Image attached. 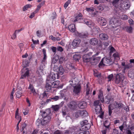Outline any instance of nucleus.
<instances>
[{
    "label": "nucleus",
    "instance_id": "obj_26",
    "mask_svg": "<svg viewBox=\"0 0 134 134\" xmlns=\"http://www.w3.org/2000/svg\"><path fill=\"white\" fill-rule=\"evenodd\" d=\"M64 70L62 66L60 65L57 70V71L60 75H62L64 72Z\"/></svg>",
    "mask_w": 134,
    "mask_h": 134
},
{
    "label": "nucleus",
    "instance_id": "obj_39",
    "mask_svg": "<svg viewBox=\"0 0 134 134\" xmlns=\"http://www.w3.org/2000/svg\"><path fill=\"white\" fill-rule=\"evenodd\" d=\"M86 10L89 12H92L94 11V9L92 8H86Z\"/></svg>",
    "mask_w": 134,
    "mask_h": 134
},
{
    "label": "nucleus",
    "instance_id": "obj_24",
    "mask_svg": "<svg viewBox=\"0 0 134 134\" xmlns=\"http://www.w3.org/2000/svg\"><path fill=\"white\" fill-rule=\"evenodd\" d=\"M60 82L59 81H56L52 83V85L53 88L58 87L60 83Z\"/></svg>",
    "mask_w": 134,
    "mask_h": 134
},
{
    "label": "nucleus",
    "instance_id": "obj_30",
    "mask_svg": "<svg viewBox=\"0 0 134 134\" xmlns=\"http://www.w3.org/2000/svg\"><path fill=\"white\" fill-rule=\"evenodd\" d=\"M81 58L80 55V54H76L74 55L73 57V59L75 61L79 60Z\"/></svg>",
    "mask_w": 134,
    "mask_h": 134
},
{
    "label": "nucleus",
    "instance_id": "obj_29",
    "mask_svg": "<svg viewBox=\"0 0 134 134\" xmlns=\"http://www.w3.org/2000/svg\"><path fill=\"white\" fill-rule=\"evenodd\" d=\"M81 116H86L88 115V113L86 110L81 111Z\"/></svg>",
    "mask_w": 134,
    "mask_h": 134
},
{
    "label": "nucleus",
    "instance_id": "obj_37",
    "mask_svg": "<svg viewBox=\"0 0 134 134\" xmlns=\"http://www.w3.org/2000/svg\"><path fill=\"white\" fill-rule=\"evenodd\" d=\"M52 108L53 109L54 111H56L59 110V106L58 105H53L52 106Z\"/></svg>",
    "mask_w": 134,
    "mask_h": 134
},
{
    "label": "nucleus",
    "instance_id": "obj_45",
    "mask_svg": "<svg viewBox=\"0 0 134 134\" xmlns=\"http://www.w3.org/2000/svg\"><path fill=\"white\" fill-rule=\"evenodd\" d=\"M42 52H43V55H44V57L43 58L44 59H46L47 58V56H46V50L45 49H43L42 50Z\"/></svg>",
    "mask_w": 134,
    "mask_h": 134
},
{
    "label": "nucleus",
    "instance_id": "obj_35",
    "mask_svg": "<svg viewBox=\"0 0 134 134\" xmlns=\"http://www.w3.org/2000/svg\"><path fill=\"white\" fill-rule=\"evenodd\" d=\"M107 122V121H105L104 123V126L109 130L110 129V123H108V124H106Z\"/></svg>",
    "mask_w": 134,
    "mask_h": 134
},
{
    "label": "nucleus",
    "instance_id": "obj_50",
    "mask_svg": "<svg viewBox=\"0 0 134 134\" xmlns=\"http://www.w3.org/2000/svg\"><path fill=\"white\" fill-rule=\"evenodd\" d=\"M93 31L95 32V34H97L99 32L100 30L99 28L97 27L94 29Z\"/></svg>",
    "mask_w": 134,
    "mask_h": 134
},
{
    "label": "nucleus",
    "instance_id": "obj_7",
    "mask_svg": "<svg viewBox=\"0 0 134 134\" xmlns=\"http://www.w3.org/2000/svg\"><path fill=\"white\" fill-rule=\"evenodd\" d=\"M120 23V19L118 18H113L111 19L110 20V24L111 25H116V26H119Z\"/></svg>",
    "mask_w": 134,
    "mask_h": 134
},
{
    "label": "nucleus",
    "instance_id": "obj_49",
    "mask_svg": "<svg viewBox=\"0 0 134 134\" xmlns=\"http://www.w3.org/2000/svg\"><path fill=\"white\" fill-rule=\"evenodd\" d=\"M41 95L42 96V98H47V94L45 91H44Z\"/></svg>",
    "mask_w": 134,
    "mask_h": 134
},
{
    "label": "nucleus",
    "instance_id": "obj_14",
    "mask_svg": "<svg viewBox=\"0 0 134 134\" xmlns=\"http://www.w3.org/2000/svg\"><path fill=\"white\" fill-rule=\"evenodd\" d=\"M99 36L100 38L102 40H107L109 38L107 34L104 33H102L99 34Z\"/></svg>",
    "mask_w": 134,
    "mask_h": 134
},
{
    "label": "nucleus",
    "instance_id": "obj_57",
    "mask_svg": "<svg viewBox=\"0 0 134 134\" xmlns=\"http://www.w3.org/2000/svg\"><path fill=\"white\" fill-rule=\"evenodd\" d=\"M51 48L53 52L55 53L56 52V50L57 49L56 47L54 46H52L51 47Z\"/></svg>",
    "mask_w": 134,
    "mask_h": 134
},
{
    "label": "nucleus",
    "instance_id": "obj_48",
    "mask_svg": "<svg viewBox=\"0 0 134 134\" xmlns=\"http://www.w3.org/2000/svg\"><path fill=\"white\" fill-rule=\"evenodd\" d=\"M59 99V97L58 96H55L51 98V99L54 101H56Z\"/></svg>",
    "mask_w": 134,
    "mask_h": 134
},
{
    "label": "nucleus",
    "instance_id": "obj_23",
    "mask_svg": "<svg viewBox=\"0 0 134 134\" xmlns=\"http://www.w3.org/2000/svg\"><path fill=\"white\" fill-rule=\"evenodd\" d=\"M86 95L88 96L92 93V89L89 86L88 83L86 84Z\"/></svg>",
    "mask_w": 134,
    "mask_h": 134
},
{
    "label": "nucleus",
    "instance_id": "obj_54",
    "mask_svg": "<svg viewBox=\"0 0 134 134\" xmlns=\"http://www.w3.org/2000/svg\"><path fill=\"white\" fill-rule=\"evenodd\" d=\"M121 18L124 20H126L128 19V17L126 15H123L122 16Z\"/></svg>",
    "mask_w": 134,
    "mask_h": 134
},
{
    "label": "nucleus",
    "instance_id": "obj_19",
    "mask_svg": "<svg viewBox=\"0 0 134 134\" xmlns=\"http://www.w3.org/2000/svg\"><path fill=\"white\" fill-rule=\"evenodd\" d=\"M56 76V75L55 74H51L50 75L48 76L46 81L50 82L51 81H53L55 79Z\"/></svg>",
    "mask_w": 134,
    "mask_h": 134
},
{
    "label": "nucleus",
    "instance_id": "obj_21",
    "mask_svg": "<svg viewBox=\"0 0 134 134\" xmlns=\"http://www.w3.org/2000/svg\"><path fill=\"white\" fill-rule=\"evenodd\" d=\"M68 28L70 31L72 33L74 32L76 30L75 25L74 24H70L68 26Z\"/></svg>",
    "mask_w": 134,
    "mask_h": 134
},
{
    "label": "nucleus",
    "instance_id": "obj_32",
    "mask_svg": "<svg viewBox=\"0 0 134 134\" xmlns=\"http://www.w3.org/2000/svg\"><path fill=\"white\" fill-rule=\"evenodd\" d=\"M89 124L88 121L87 120H85L83 121L80 122V125L81 127H83L84 126Z\"/></svg>",
    "mask_w": 134,
    "mask_h": 134
},
{
    "label": "nucleus",
    "instance_id": "obj_18",
    "mask_svg": "<svg viewBox=\"0 0 134 134\" xmlns=\"http://www.w3.org/2000/svg\"><path fill=\"white\" fill-rule=\"evenodd\" d=\"M92 64L93 65H96L97 64L99 61L100 59V57H98L95 58L94 57V56H93L92 57Z\"/></svg>",
    "mask_w": 134,
    "mask_h": 134
},
{
    "label": "nucleus",
    "instance_id": "obj_25",
    "mask_svg": "<svg viewBox=\"0 0 134 134\" xmlns=\"http://www.w3.org/2000/svg\"><path fill=\"white\" fill-rule=\"evenodd\" d=\"M28 89H30V91L34 95H36V92L34 88L33 85L31 84H30L29 86L28 87Z\"/></svg>",
    "mask_w": 134,
    "mask_h": 134
},
{
    "label": "nucleus",
    "instance_id": "obj_9",
    "mask_svg": "<svg viewBox=\"0 0 134 134\" xmlns=\"http://www.w3.org/2000/svg\"><path fill=\"white\" fill-rule=\"evenodd\" d=\"M81 41V40L80 39H74L72 42V46L75 48L79 47Z\"/></svg>",
    "mask_w": 134,
    "mask_h": 134
},
{
    "label": "nucleus",
    "instance_id": "obj_15",
    "mask_svg": "<svg viewBox=\"0 0 134 134\" xmlns=\"http://www.w3.org/2000/svg\"><path fill=\"white\" fill-rule=\"evenodd\" d=\"M98 20L100 25L102 26L105 25L107 24L106 20L103 17H99L98 18Z\"/></svg>",
    "mask_w": 134,
    "mask_h": 134
},
{
    "label": "nucleus",
    "instance_id": "obj_1",
    "mask_svg": "<svg viewBox=\"0 0 134 134\" xmlns=\"http://www.w3.org/2000/svg\"><path fill=\"white\" fill-rule=\"evenodd\" d=\"M51 112L49 109H48L46 111H43L42 116L44 117L43 119L42 120L41 122V125L43 126L45 125H47L50 121L51 117L48 115Z\"/></svg>",
    "mask_w": 134,
    "mask_h": 134
},
{
    "label": "nucleus",
    "instance_id": "obj_60",
    "mask_svg": "<svg viewBox=\"0 0 134 134\" xmlns=\"http://www.w3.org/2000/svg\"><path fill=\"white\" fill-rule=\"evenodd\" d=\"M56 16V13L55 12H53L52 14V19H55Z\"/></svg>",
    "mask_w": 134,
    "mask_h": 134
},
{
    "label": "nucleus",
    "instance_id": "obj_10",
    "mask_svg": "<svg viewBox=\"0 0 134 134\" xmlns=\"http://www.w3.org/2000/svg\"><path fill=\"white\" fill-rule=\"evenodd\" d=\"M69 108L71 109L74 110L77 107V104L75 101L70 102L68 105Z\"/></svg>",
    "mask_w": 134,
    "mask_h": 134
},
{
    "label": "nucleus",
    "instance_id": "obj_47",
    "mask_svg": "<svg viewBox=\"0 0 134 134\" xmlns=\"http://www.w3.org/2000/svg\"><path fill=\"white\" fill-rule=\"evenodd\" d=\"M115 49L113 47H111L110 49V53L111 54L113 52H115Z\"/></svg>",
    "mask_w": 134,
    "mask_h": 134
},
{
    "label": "nucleus",
    "instance_id": "obj_43",
    "mask_svg": "<svg viewBox=\"0 0 134 134\" xmlns=\"http://www.w3.org/2000/svg\"><path fill=\"white\" fill-rule=\"evenodd\" d=\"M71 2V0H69L68 1L66 2L64 4V7L65 9L68 6L69 4Z\"/></svg>",
    "mask_w": 134,
    "mask_h": 134
},
{
    "label": "nucleus",
    "instance_id": "obj_63",
    "mask_svg": "<svg viewBox=\"0 0 134 134\" xmlns=\"http://www.w3.org/2000/svg\"><path fill=\"white\" fill-rule=\"evenodd\" d=\"M124 7H125V9L127 10L129 9L130 7V4L128 3H127L125 5H124Z\"/></svg>",
    "mask_w": 134,
    "mask_h": 134
},
{
    "label": "nucleus",
    "instance_id": "obj_20",
    "mask_svg": "<svg viewBox=\"0 0 134 134\" xmlns=\"http://www.w3.org/2000/svg\"><path fill=\"white\" fill-rule=\"evenodd\" d=\"M76 35L81 38H86L88 36V34L87 33H79L77 32Z\"/></svg>",
    "mask_w": 134,
    "mask_h": 134
},
{
    "label": "nucleus",
    "instance_id": "obj_6",
    "mask_svg": "<svg viewBox=\"0 0 134 134\" xmlns=\"http://www.w3.org/2000/svg\"><path fill=\"white\" fill-rule=\"evenodd\" d=\"M72 94L74 96L78 95L81 90V86L80 85H77V86L73 87Z\"/></svg>",
    "mask_w": 134,
    "mask_h": 134
},
{
    "label": "nucleus",
    "instance_id": "obj_3",
    "mask_svg": "<svg viewBox=\"0 0 134 134\" xmlns=\"http://www.w3.org/2000/svg\"><path fill=\"white\" fill-rule=\"evenodd\" d=\"M112 58L110 57L103 58L99 64V66L100 67L104 65H110L112 64L114 62Z\"/></svg>",
    "mask_w": 134,
    "mask_h": 134
},
{
    "label": "nucleus",
    "instance_id": "obj_5",
    "mask_svg": "<svg viewBox=\"0 0 134 134\" xmlns=\"http://www.w3.org/2000/svg\"><path fill=\"white\" fill-rule=\"evenodd\" d=\"M95 110L96 114H100L98 115V116L101 118H103L104 112L102 111V109L101 105H98L96 107Z\"/></svg>",
    "mask_w": 134,
    "mask_h": 134
},
{
    "label": "nucleus",
    "instance_id": "obj_51",
    "mask_svg": "<svg viewBox=\"0 0 134 134\" xmlns=\"http://www.w3.org/2000/svg\"><path fill=\"white\" fill-rule=\"evenodd\" d=\"M37 13V12L35 10L33 12L31 13L30 15L29 16V18H32L35 16V14Z\"/></svg>",
    "mask_w": 134,
    "mask_h": 134
},
{
    "label": "nucleus",
    "instance_id": "obj_33",
    "mask_svg": "<svg viewBox=\"0 0 134 134\" xmlns=\"http://www.w3.org/2000/svg\"><path fill=\"white\" fill-rule=\"evenodd\" d=\"M115 59L119 60L120 59L119 55L118 52H116L114 53L113 55Z\"/></svg>",
    "mask_w": 134,
    "mask_h": 134
},
{
    "label": "nucleus",
    "instance_id": "obj_40",
    "mask_svg": "<svg viewBox=\"0 0 134 134\" xmlns=\"http://www.w3.org/2000/svg\"><path fill=\"white\" fill-rule=\"evenodd\" d=\"M111 98H107L105 99V103L108 104L109 103L110 101L111 100Z\"/></svg>",
    "mask_w": 134,
    "mask_h": 134
},
{
    "label": "nucleus",
    "instance_id": "obj_17",
    "mask_svg": "<svg viewBox=\"0 0 134 134\" xmlns=\"http://www.w3.org/2000/svg\"><path fill=\"white\" fill-rule=\"evenodd\" d=\"M89 43L90 44L93 46L96 45L98 43V39L96 38H91L90 40Z\"/></svg>",
    "mask_w": 134,
    "mask_h": 134
},
{
    "label": "nucleus",
    "instance_id": "obj_27",
    "mask_svg": "<svg viewBox=\"0 0 134 134\" xmlns=\"http://www.w3.org/2000/svg\"><path fill=\"white\" fill-rule=\"evenodd\" d=\"M44 68V65L41 64L40 66L37 69V72L39 73L40 72H42Z\"/></svg>",
    "mask_w": 134,
    "mask_h": 134
},
{
    "label": "nucleus",
    "instance_id": "obj_2",
    "mask_svg": "<svg viewBox=\"0 0 134 134\" xmlns=\"http://www.w3.org/2000/svg\"><path fill=\"white\" fill-rule=\"evenodd\" d=\"M24 63H23V66L24 67L21 70V75L20 78V83L23 84L24 83L25 80L23 79L26 78V77H28L29 76V70L28 68H26L27 66V64H26L24 65Z\"/></svg>",
    "mask_w": 134,
    "mask_h": 134
},
{
    "label": "nucleus",
    "instance_id": "obj_42",
    "mask_svg": "<svg viewBox=\"0 0 134 134\" xmlns=\"http://www.w3.org/2000/svg\"><path fill=\"white\" fill-rule=\"evenodd\" d=\"M26 124L25 123H24L22 125L20 129L21 131H23L25 129H26Z\"/></svg>",
    "mask_w": 134,
    "mask_h": 134
},
{
    "label": "nucleus",
    "instance_id": "obj_28",
    "mask_svg": "<svg viewBox=\"0 0 134 134\" xmlns=\"http://www.w3.org/2000/svg\"><path fill=\"white\" fill-rule=\"evenodd\" d=\"M91 124H87L84 126L83 127H81V129L83 130H87L90 128L91 127Z\"/></svg>",
    "mask_w": 134,
    "mask_h": 134
},
{
    "label": "nucleus",
    "instance_id": "obj_4",
    "mask_svg": "<svg viewBox=\"0 0 134 134\" xmlns=\"http://www.w3.org/2000/svg\"><path fill=\"white\" fill-rule=\"evenodd\" d=\"M124 79V76L123 75L120 73L116 75L115 78V82L116 84L120 83L123 86L125 85L126 83H128L127 81H125L124 82L123 81Z\"/></svg>",
    "mask_w": 134,
    "mask_h": 134
},
{
    "label": "nucleus",
    "instance_id": "obj_64",
    "mask_svg": "<svg viewBox=\"0 0 134 134\" xmlns=\"http://www.w3.org/2000/svg\"><path fill=\"white\" fill-rule=\"evenodd\" d=\"M71 132L68 130H66L64 132V134H70Z\"/></svg>",
    "mask_w": 134,
    "mask_h": 134
},
{
    "label": "nucleus",
    "instance_id": "obj_11",
    "mask_svg": "<svg viewBox=\"0 0 134 134\" xmlns=\"http://www.w3.org/2000/svg\"><path fill=\"white\" fill-rule=\"evenodd\" d=\"M70 84L72 87H74L77 86L78 81L77 79H73L69 81Z\"/></svg>",
    "mask_w": 134,
    "mask_h": 134
},
{
    "label": "nucleus",
    "instance_id": "obj_16",
    "mask_svg": "<svg viewBox=\"0 0 134 134\" xmlns=\"http://www.w3.org/2000/svg\"><path fill=\"white\" fill-rule=\"evenodd\" d=\"M87 103L84 101L79 102L78 104V107L81 109H83L86 108L87 106Z\"/></svg>",
    "mask_w": 134,
    "mask_h": 134
},
{
    "label": "nucleus",
    "instance_id": "obj_44",
    "mask_svg": "<svg viewBox=\"0 0 134 134\" xmlns=\"http://www.w3.org/2000/svg\"><path fill=\"white\" fill-rule=\"evenodd\" d=\"M94 105L96 107L98 105H101V104L100 103L99 100H98L95 101L94 102Z\"/></svg>",
    "mask_w": 134,
    "mask_h": 134
},
{
    "label": "nucleus",
    "instance_id": "obj_62",
    "mask_svg": "<svg viewBox=\"0 0 134 134\" xmlns=\"http://www.w3.org/2000/svg\"><path fill=\"white\" fill-rule=\"evenodd\" d=\"M81 111H78L76 113L75 116L76 117H78L80 115L81 116Z\"/></svg>",
    "mask_w": 134,
    "mask_h": 134
},
{
    "label": "nucleus",
    "instance_id": "obj_55",
    "mask_svg": "<svg viewBox=\"0 0 134 134\" xmlns=\"http://www.w3.org/2000/svg\"><path fill=\"white\" fill-rule=\"evenodd\" d=\"M103 93L100 90H99V93L98 95V98H99L100 97H103Z\"/></svg>",
    "mask_w": 134,
    "mask_h": 134
},
{
    "label": "nucleus",
    "instance_id": "obj_22",
    "mask_svg": "<svg viewBox=\"0 0 134 134\" xmlns=\"http://www.w3.org/2000/svg\"><path fill=\"white\" fill-rule=\"evenodd\" d=\"M123 29L129 33H131L132 32V28L131 27L125 26L123 27Z\"/></svg>",
    "mask_w": 134,
    "mask_h": 134
},
{
    "label": "nucleus",
    "instance_id": "obj_41",
    "mask_svg": "<svg viewBox=\"0 0 134 134\" xmlns=\"http://www.w3.org/2000/svg\"><path fill=\"white\" fill-rule=\"evenodd\" d=\"M65 60V58L64 57H61L59 60V61L60 64H62L64 61Z\"/></svg>",
    "mask_w": 134,
    "mask_h": 134
},
{
    "label": "nucleus",
    "instance_id": "obj_58",
    "mask_svg": "<svg viewBox=\"0 0 134 134\" xmlns=\"http://www.w3.org/2000/svg\"><path fill=\"white\" fill-rule=\"evenodd\" d=\"M57 50L60 52H62L63 51V49L62 47L58 46L57 48Z\"/></svg>",
    "mask_w": 134,
    "mask_h": 134
},
{
    "label": "nucleus",
    "instance_id": "obj_52",
    "mask_svg": "<svg viewBox=\"0 0 134 134\" xmlns=\"http://www.w3.org/2000/svg\"><path fill=\"white\" fill-rule=\"evenodd\" d=\"M65 17L63 15H62L61 16V22L63 25H64V19Z\"/></svg>",
    "mask_w": 134,
    "mask_h": 134
},
{
    "label": "nucleus",
    "instance_id": "obj_31",
    "mask_svg": "<svg viewBox=\"0 0 134 134\" xmlns=\"http://www.w3.org/2000/svg\"><path fill=\"white\" fill-rule=\"evenodd\" d=\"M17 91L16 93V97L18 98L20 97L22 94V91H19V89L17 90Z\"/></svg>",
    "mask_w": 134,
    "mask_h": 134
},
{
    "label": "nucleus",
    "instance_id": "obj_53",
    "mask_svg": "<svg viewBox=\"0 0 134 134\" xmlns=\"http://www.w3.org/2000/svg\"><path fill=\"white\" fill-rule=\"evenodd\" d=\"M134 89L131 90L132 93H133V96L131 98V99L132 101L134 102V85H133Z\"/></svg>",
    "mask_w": 134,
    "mask_h": 134
},
{
    "label": "nucleus",
    "instance_id": "obj_36",
    "mask_svg": "<svg viewBox=\"0 0 134 134\" xmlns=\"http://www.w3.org/2000/svg\"><path fill=\"white\" fill-rule=\"evenodd\" d=\"M119 0H114L112 2L113 5L115 7H117Z\"/></svg>",
    "mask_w": 134,
    "mask_h": 134
},
{
    "label": "nucleus",
    "instance_id": "obj_61",
    "mask_svg": "<svg viewBox=\"0 0 134 134\" xmlns=\"http://www.w3.org/2000/svg\"><path fill=\"white\" fill-rule=\"evenodd\" d=\"M119 131L116 129H114L113 130V132L112 134H118Z\"/></svg>",
    "mask_w": 134,
    "mask_h": 134
},
{
    "label": "nucleus",
    "instance_id": "obj_8",
    "mask_svg": "<svg viewBox=\"0 0 134 134\" xmlns=\"http://www.w3.org/2000/svg\"><path fill=\"white\" fill-rule=\"evenodd\" d=\"M109 105L112 108V109L115 108L120 109L122 106L123 104L121 103L115 102L113 104H110Z\"/></svg>",
    "mask_w": 134,
    "mask_h": 134
},
{
    "label": "nucleus",
    "instance_id": "obj_34",
    "mask_svg": "<svg viewBox=\"0 0 134 134\" xmlns=\"http://www.w3.org/2000/svg\"><path fill=\"white\" fill-rule=\"evenodd\" d=\"M84 23L86 24L88 26H90V25H91V22L89 20L87 19H85L84 20Z\"/></svg>",
    "mask_w": 134,
    "mask_h": 134
},
{
    "label": "nucleus",
    "instance_id": "obj_46",
    "mask_svg": "<svg viewBox=\"0 0 134 134\" xmlns=\"http://www.w3.org/2000/svg\"><path fill=\"white\" fill-rule=\"evenodd\" d=\"M113 109H112V108L109 105L108 106V112L109 115V116L111 115V114L112 113V110Z\"/></svg>",
    "mask_w": 134,
    "mask_h": 134
},
{
    "label": "nucleus",
    "instance_id": "obj_56",
    "mask_svg": "<svg viewBox=\"0 0 134 134\" xmlns=\"http://www.w3.org/2000/svg\"><path fill=\"white\" fill-rule=\"evenodd\" d=\"M53 134H62V131L57 130L54 132Z\"/></svg>",
    "mask_w": 134,
    "mask_h": 134
},
{
    "label": "nucleus",
    "instance_id": "obj_59",
    "mask_svg": "<svg viewBox=\"0 0 134 134\" xmlns=\"http://www.w3.org/2000/svg\"><path fill=\"white\" fill-rule=\"evenodd\" d=\"M113 77V74H111L109 75L108 77V79H109L108 81H110L111 80Z\"/></svg>",
    "mask_w": 134,
    "mask_h": 134
},
{
    "label": "nucleus",
    "instance_id": "obj_38",
    "mask_svg": "<svg viewBox=\"0 0 134 134\" xmlns=\"http://www.w3.org/2000/svg\"><path fill=\"white\" fill-rule=\"evenodd\" d=\"M31 5L30 4H27L25 5L23 8V11H24L27 10L28 8L31 7Z\"/></svg>",
    "mask_w": 134,
    "mask_h": 134
},
{
    "label": "nucleus",
    "instance_id": "obj_12",
    "mask_svg": "<svg viewBox=\"0 0 134 134\" xmlns=\"http://www.w3.org/2000/svg\"><path fill=\"white\" fill-rule=\"evenodd\" d=\"M52 82L46 81V84L45 86V88L47 92H49L51 89V85Z\"/></svg>",
    "mask_w": 134,
    "mask_h": 134
},
{
    "label": "nucleus",
    "instance_id": "obj_13",
    "mask_svg": "<svg viewBox=\"0 0 134 134\" xmlns=\"http://www.w3.org/2000/svg\"><path fill=\"white\" fill-rule=\"evenodd\" d=\"M92 58L88 54H85L83 56V61L85 62H89L92 60Z\"/></svg>",
    "mask_w": 134,
    "mask_h": 134
}]
</instances>
